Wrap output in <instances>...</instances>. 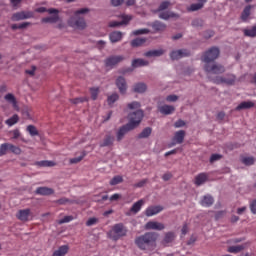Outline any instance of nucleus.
<instances>
[{
  "instance_id": "cd10ccee",
  "label": "nucleus",
  "mask_w": 256,
  "mask_h": 256,
  "mask_svg": "<svg viewBox=\"0 0 256 256\" xmlns=\"http://www.w3.org/2000/svg\"><path fill=\"white\" fill-rule=\"evenodd\" d=\"M35 165L37 167H55V165H57V163H55V161H51V160H42V161L35 162Z\"/></svg>"
},
{
  "instance_id": "2f4dec72",
  "label": "nucleus",
  "mask_w": 256,
  "mask_h": 256,
  "mask_svg": "<svg viewBox=\"0 0 256 256\" xmlns=\"http://www.w3.org/2000/svg\"><path fill=\"white\" fill-rule=\"evenodd\" d=\"M165 51L163 49L159 50H150L145 53V57H161Z\"/></svg>"
},
{
  "instance_id": "f3484780",
  "label": "nucleus",
  "mask_w": 256,
  "mask_h": 256,
  "mask_svg": "<svg viewBox=\"0 0 256 256\" xmlns=\"http://www.w3.org/2000/svg\"><path fill=\"white\" fill-rule=\"evenodd\" d=\"M116 86L119 89V92L123 95L127 91V81H125V78L118 77L116 80Z\"/></svg>"
},
{
  "instance_id": "4be33fe9",
  "label": "nucleus",
  "mask_w": 256,
  "mask_h": 256,
  "mask_svg": "<svg viewBox=\"0 0 256 256\" xmlns=\"http://www.w3.org/2000/svg\"><path fill=\"white\" fill-rule=\"evenodd\" d=\"M143 205H145V200L143 199L138 200L130 208L131 213H134V215H137V213L141 211V207H143Z\"/></svg>"
},
{
  "instance_id": "a18cd8bd",
  "label": "nucleus",
  "mask_w": 256,
  "mask_h": 256,
  "mask_svg": "<svg viewBox=\"0 0 256 256\" xmlns=\"http://www.w3.org/2000/svg\"><path fill=\"white\" fill-rule=\"evenodd\" d=\"M4 99L8 101V103H12V105H17V100L15 99V96L11 93L6 94Z\"/></svg>"
},
{
  "instance_id": "3c124183",
  "label": "nucleus",
  "mask_w": 256,
  "mask_h": 256,
  "mask_svg": "<svg viewBox=\"0 0 256 256\" xmlns=\"http://www.w3.org/2000/svg\"><path fill=\"white\" fill-rule=\"evenodd\" d=\"M199 9H203V4H200L199 2L196 4H191L188 8V11H199Z\"/></svg>"
},
{
  "instance_id": "5701e85b",
  "label": "nucleus",
  "mask_w": 256,
  "mask_h": 256,
  "mask_svg": "<svg viewBox=\"0 0 256 256\" xmlns=\"http://www.w3.org/2000/svg\"><path fill=\"white\" fill-rule=\"evenodd\" d=\"M109 39H110L111 43H119V41H121V39H123V33L119 32V31H114V32L110 33Z\"/></svg>"
},
{
  "instance_id": "393cba45",
  "label": "nucleus",
  "mask_w": 256,
  "mask_h": 256,
  "mask_svg": "<svg viewBox=\"0 0 256 256\" xmlns=\"http://www.w3.org/2000/svg\"><path fill=\"white\" fill-rule=\"evenodd\" d=\"M69 253V246L62 245L56 251L53 252L52 256H66Z\"/></svg>"
},
{
  "instance_id": "2eb2a0df",
  "label": "nucleus",
  "mask_w": 256,
  "mask_h": 256,
  "mask_svg": "<svg viewBox=\"0 0 256 256\" xmlns=\"http://www.w3.org/2000/svg\"><path fill=\"white\" fill-rule=\"evenodd\" d=\"M163 211V206H149L145 210V215L146 217H153V215H157Z\"/></svg>"
},
{
  "instance_id": "6e6d98bb",
  "label": "nucleus",
  "mask_w": 256,
  "mask_h": 256,
  "mask_svg": "<svg viewBox=\"0 0 256 256\" xmlns=\"http://www.w3.org/2000/svg\"><path fill=\"white\" fill-rule=\"evenodd\" d=\"M75 219L73 216H65L63 219L59 220V225H63V223H71Z\"/></svg>"
},
{
  "instance_id": "473e14b6",
  "label": "nucleus",
  "mask_w": 256,
  "mask_h": 256,
  "mask_svg": "<svg viewBox=\"0 0 256 256\" xmlns=\"http://www.w3.org/2000/svg\"><path fill=\"white\" fill-rule=\"evenodd\" d=\"M207 181V174L205 173H200L195 177V185L199 187V185H203Z\"/></svg>"
},
{
  "instance_id": "0eeeda50",
  "label": "nucleus",
  "mask_w": 256,
  "mask_h": 256,
  "mask_svg": "<svg viewBox=\"0 0 256 256\" xmlns=\"http://www.w3.org/2000/svg\"><path fill=\"white\" fill-rule=\"evenodd\" d=\"M235 75L229 74L226 77L218 76L214 79H212L213 83H216V85H221V83H225L226 85H234L235 84Z\"/></svg>"
},
{
  "instance_id": "864d4df0",
  "label": "nucleus",
  "mask_w": 256,
  "mask_h": 256,
  "mask_svg": "<svg viewBox=\"0 0 256 256\" xmlns=\"http://www.w3.org/2000/svg\"><path fill=\"white\" fill-rule=\"evenodd\" d=\"M90 93L93 101L97 100V97L99 96V88H90Z\"/></svg>"
},
{
  "instance_id": "bf43d9fd",
  "label": "nucleus",
  "mask_w": 256,
  "mask_h": 256,
  "mask_svg": "<svg viewBox=\"0 0 256 256\" xmlns=\"http://www.w3.org/2000/svg\"><path fill=\"white\" fill-rule=\"evenodd\" d=\"M177 99H179V96L177 95H169L166 97V101H168V103H175Z\"/></svg>"
},
{
  "instance_id": "39448f33",
  "label": "nucleus",
  "mask_w": 256,
  "mask_h": 256,
  "mask_svg": "<svg viewBox=\"0 0 256 256\" xmlns=\"http://www.w3.org/2000/svg\"><path fill=\"white\" fill-rule=\"evenodd\" d=\"M219 54V48L212 47L204 53L202 61L206 63V65H209L210 63H213V61L219 58Z\"/></svg>"
},
{
  "instance_id": "13d9d810",
  "label": "nucleus",
  "mask_w": 256,
  "mask_h": 256,
  "mask_svg": "<svg viewBox=\"0 0 256 256\" xmlns=\"http://www.w3.org/2000/svg\"><path fill=\"white\" fill-rule=\"evenodd\" d=\"M12 133V139H19L21 137V131L19 129H14L11 131Z\"/></svg>"
},
{
  "instance_id": "680f3d73",
  "label": "nucleus",
  "mask_w": 256,
  "mask_h": 256,
  "mask_svg": "<svg viewBox=\"0 0 256 256\" xmlns=\"http://www.w3.org/2000/svg\"><path fill=\"white\" fill-rule=\"evenodd\" d=\"M96 224H97V218H90L86 222L87 227H92V225H96Z\"/></svg>"
},
{
  "instance_id": "37998d69",
  "label": "nucleus",
  "mask_w": 256,
  "mask_h": 256,
  "mask_svg": "<svg viewBox=\"0 0 256 256\" xmlns=\"http://www.w3.org/2000/svg\"><path fill=\"white\" fill-rule=\"evenodd\" d=\"M119 183H123V176L117 175L110 180V185L112 186L119 185Z\"/></svg>"
},
{
  "instance_id": "7c9ffc66",
  "label": "nucleus",
  "mask_w": 256,
  "mask_h": 256,
  "mask_svg": "<svg viewBox=\"0 0 256 256\" xmlns=\"http://www.w3.org/2000/svg\"><path fill=\"white\" fill-rule=\"evenodd\" d=\"M149 65V61L144 60V59H134L132 61V67L137 68V67H147Z\"/></svg>"
},
{
  "instance_id": "de8ad7c7",
  "label": "nucleus",
  "mask_w": 256,
  "mask_h": 256,
  "mask_svg": "<svg viewBox=\"0 0 256 256\" xmlns=\"http://www.w3.org/2000/svg\"><path fill=\"white\" fill-rule=\"evenodd\" d=\"M147 33H150L149 29L147 28H142V29H138V30H134L132 32V35H147Z\"/></svg>"
},
{
  "instance_id": "1a4fd4ad",
  "label": "nucleus",
  "mask_w": 256,
  "mask_h": 256,
  "mask_svg": "<svg viewBox=\"0 0 256 256\" xmlns=\"http://www.w3.org/2000/svg\"><path fill=\"white\" fill-rule=\"evenodd\" d=\"M191 52L187 49L174 50L170 53V58L172 61H177L179 59H183V57H189Z\"/></svg>"
},
{
  "instance_id": "052dcab7",
  "label": "nucleus",
  "mask_w": 256,
  "mask_h": 256,
  "mask_svg": "<svg viewBox=\"0 0 256 256\" xmlns=\"http://www.w3.org/2000/svg\"><path fill=\"white\" fill-rule=\"evenodd\" d=\"M125 3V0H111V5L113 7H119Z\"/></svg>"
},
{
  "instance_id": "79ce46f5",
  "label": "nucleus",
  "mask_w": 256,
  "mask_h": 256,
  "mask_svg": "<svg viewBox=\"0 0 256 256\" xmlns=\"http://www.w3.org/2000/svg\"><path fill=\"white\" fill-rule=\"evenodd\" d=\"M242 163L246 166H251L255 165V158L250 156V157H243L242 158Z\"/></svg>"
},
{
  "instance_id": "6e6552de",
  "label": "nucleus",
  "mask_w": 256,
  "mask_h": 256,
  "mask_svg": "<svg viewBox=\"0 0 256 256\" xmlns=\"http://www.w3.org/2000/svg\"><path fill=\"white\" fill-rule=\"evenodd\" d=\"M33 12L31 11H20L12 15L11 21H25V19H32Z\"/></svg>"
},
{
  "instance_id": "c756f323",
  "label": "nucleus",
  "mask_w": 256,
  "mask_h": 256,
  "mask_svg": "<svg viewBox=\"0 0 256 256\" xmlns=\"http://www.w3.org/2000/svg\"><path fill=\"white\" fill-rule=\"evenodd\" d=\"M52 15L42 18V23H57L59 21V13H52Z\"/></svg>"
},
{
  "instance_id": "58836bf2",
  "label": "nucleus",
  "mask_w": 256,
  "mask_h": 256,
  "mask_svg": "<svg viewBox=\"0 0 256 256\" xmlns=\"http://www.w3.org/2000/svg\"><path fill=\"white\" fill-rule=\"evenodd\" d=\"M245 249V246L243 245H237V246H230L228 247L227 251L228 253H241Z\"/></svg>"
},
{
  "instance_id": "4468645a",
  "label": "nucleus",
  "mask_w": 256,
  "mask_h": 256,
  "mask_svg": "<svg viewBox=\"0 0 256 256\" xmlns=\"http://www.w3.org/2000/svg\"><path fill=\"white\" fill-rule=\"evenodd\" d=\"M175 237H177L175 235V232H166L164 234V238L162 239L161 241V244L164 246V247H167L169 244H171L173 241H175Z\"/></svg>"
},
{
  "instance_id": "b1692460",
  "label": "nucleus",
  "mask_w": 256,
  "mask_h": 256,
  "mask_svg": "<svg viewBox=\"0 0 256 256\" xmlns=\"http://www.w3.org/2000/svg\"><path fill=\"white\" fill-rule=\"evenodd\" d=\"M175 17H179V15L171 11H162L159 14V18L164 19V21H168V19H173Z\"/></svg>"
},
{
  "instance_id": "69168bd1",
  "label": "nucleus",
  "mask_w": 256,
  "mask_h": 256,
  "mask_svg": "<svg viewBox=\"0 0 256 256\" xmlns=\"http://www.w3.org/2000/svg\"><path fill=\"white\" fill-rule=\"evenodd\" d=\"M250 211L251 213H253V215H256V200H253L250 203Z\"/></svg>"
},
{
  "instance_id": "9d476101",
  "label": "nucleus",
  "mask_w": 256,
  "mask_h": 256,
  "mask_svg": "<svg viewBox=\"0 0 256 256\" xmlns=\"http://www.w3.org/2000/svg\"><path fill=\"white\" fill-rule=\"evenodd\" d=\"M146 231H163L165 224L157 221H149L145 224Z\"/></svg>"
},
{
  "instance_id": "f8f14e48",
  "label": "nucleus",
  "mask_w": 256,
  "mask_h": 256,
  "mask_svg": "<svg viewBox=\"0 0 256 256\" xmlns=\"http://www.w3.org/2000/svg\"><path fill=\"white\" fill-rule=\"evenodd\" d=\"M29 217H31V209H29V208L19 210L16 213V218L19 221H22L23 223H27V221H29Z\"/></svg>"
},
{
  "instance_id": "4c0bfd02",
  "label": "nucleus",
  "mask_w": 256,
  "mask_h": 256,
  "mask_svg": "<svg viewBox=\"0 0 256 256\" xmlns=\"http://www.w3.org/2000/svg\"><path fill=\"white\" fill-rule=\"evenodd\" d=\"M243 33L245 37H256V26H252L250 29H244Z\"/></svg>"
},
{
  "instance_id": "5fc2aeb1",
  "label": "nucleus",
  "mask_w": 256,
  "mask_h": 256,
  "mask_svg": "<svg viewBox=\"0 0 256 256\" xmlns=\"http://www.w3.org/2000/svg\"><path fill=\"white\" fill-rule=\"evenodd\" d=\"M223 159V155L221 154H212L210 157V163H215V161H219Z\"/></svg>"
},
{
  "instance_id": "4d7b16f0",
  "label": "nucleus",
  "mask_w": 256,
  "mask_h": 256,
  "mask_svg": "<svg viewBox=\"0 0 256 256\" xmlns=\"http://www.w3.org/2000/svg\"><path fill=\"white\" fill-rule=\"evenodd\" d=\"M141 107V103L134 101L128 104V109H139Z\"/></svg>"
},
{
  "instance_id": "bb28decb",
  "label": "nucleus",
  "mask_w": 256,
  "mask_h": 256,
  "mask_svg": "<svg viewBox=\"0 0 256 256\" xmlns=\"http://www.w3.org/2000/svg\"><path fill=\"white\" fill-rule=\"evenodd\" d=\"M115 141V137L110 134L106 135L103 142L100 143V147H111Z\"/></svg>"
},
{
  "instance_id": "774afa93",
  "label": "nucleus",
  "mask_w": 256,
  "mask_h": 256,
  "mask_svg": "<svg viewBox=\"0 0 256 256\" xmlns=\"http://www.w3.org/2000/svg\"><path fill=\"white\" fill-rule=\"evenodd\" d=\"M172 178L173 174H171L170 172H167L162 176L163 181H170Z\"/></svg>"
},
{
  "instance_id": "c9c22d12",
  "label": "nucleus",
  "mask_w": 256,
  "mask_h": 256,
  "mask_svg": "<svg viewBox=\"0 0 256 256\" xmlns=\"http://www.w3.org/2000/svg\"><path fill=\"white\" fill-rule=\"evenodd\" d=\"M36 13H49L50 15H53V13H59V10L55 8L47 9L45 7H39L36 9Z\"/></svg>"
},
{
  "instance_id": "6ab92c4d",
  "label": "nucleus",
  "mask_w": 256,
  "mask_h": 256,
  "mask_svg": "<svg viewBox=\"0 0 256 256\" xmlns=\"http://www.w3.org/2000/svg\"><path fill=\"white\" fill-rule=\"evenodd\" d=\"M251 9H253V5H247L246 7H244L240 19L245 23L247 22V20L249 19V17L251 16Z\"/></svg>"
},
{
  "instance_id": "8fccbe9b",
  "label": "nucleus",
  "mask_w": 256,
  "mask_h": 256,
  "mask_svg": "<svg viewBox=\"0 0 256 256\" xmlns=\"http://www.w3.org/2000/svg\"><path fill=\"white\" fill-rule=\"evenodd\" d=\"M119 99V95L117 93H114L110 96H108V105H113V103H115V101H117Z\"/></svg>"
},
{
  "instance_id": "f704fd0d",
  "label": "nucleus",
  "mask_w": 256,
  "mask_h": 256,
  "mask_svg": "<svg viewBox=\"0 0 256 256\" xmlns=\"http://www.w3.org/2000/svg\"><path fill=\"white\" fill-rule=\"evenodd\" d=\"M5 123L6 125H8V127H13V125H16V123H19V115L14 114L12 117L7 119Z\"/></svg>"
},
{
  "instance_id": "aec40b11",
  "label": "nucleus",
  "mask_w": 256,
  "mask_h": 256,
  "mask_svg": "<svg viewBox=\"0 0 256 256\" xmlns=\"http://www.w3.org/2000/svg\"><path fill=\"white\" fill-rule=\"evenodd\" d=\"M152 29L157 33H161L167 29V25L161 21H155L151 24Z\"/></svg>"
},
{
  "instance_id": "338daca9",
  "label": "nucleus",
  "mask_w": 256,
  "mask_h": 256,
  "mask_svg": "<svg viewBox=\"0 0 256 256\" xmlns=\"http://www.w3.org/2000/svg\"><path fill=\"white\" fill-rule=\"evenodd\" d=\"M145 185H147V179H143L139 181L134 185V187L141 188V187H145Z\"/></svg>"
},
{
  "instance_id": "f03ea898",
  "label": "nucleus",
  "mask_w": 256,
  "mask_h": 256,
  "mask_svg": "<svg viewBox=\"0 0 256 256\" xmlns=\"http://www.w3.org/2000/svg\"><path fill=\"white\" fill-rule=\"evenodd\" d=\"M143 117V110H137L136 112L129 114L128 124L122 126L117 132V141H121L128 131H133L135 127H138L141 121H143Z\"/></svg>"
},
{
  "instance_id": "ea45409f",
  "label": "nucleus",
  "mask_w": 256,
  "mask_h": 256,
  "mask_svg": "<svg viewBox=\"0 0 256 256\" xmlns=\"http://www.w3.org/2000/svg\"><path fill=\"white\" fill-rule=\"evenodd\" d=\"M26 131L31 135V137H37V135H39V131L34 125H28Z\"/></svg>"
},
{
  "instance_id": "20e7f679",
  "label": "nucleus",
  "mask_w": 256,
  "mask_h": 256,
  "mask_svg": "<svg viewBox=\"0 0 256 256\" xmlns=\"http://www.w3.org/2000/svg\"><path fill=\"white\" fill-rule=\"evenodd\" d=\"M127 227L123 223H118L112 226V229L108 232V237L112 241H119L123 237H127Z\"/></svg>"
},
{
  "instance_id": "c85d7f7f",
  "label": "nucleus",
  "mask_w": 256,
  "mask_h": 256,
  "mask_svg": "<svg viewBox=\"0 0 256 256\" xmlns=\"http://www.w3.org/2000/svg\"><path fill=\"white\" fill-rule=\"evenodd\" d=\"M252 107H255V103L251 101H244L236 107V111H241L243 109H251Z\"/></svg>"
},
{
  "instance_id": "09e8293b",
  "label": "nucleus",
  "mask_w": 256,
  "mask_h": 256,
  "mask_svg": "<svg viewBox=\"0 0 256 256\" xmlns=\"http://www.w3.org/2000/svg\"><path fill=\"white\" fill-rule=\"evenodd\" d=\"M171 5V2L169 1H163L158 7V11L162 12L165 11V9H169V6Z\"/></svg>"
},
{
  "instance_id": "423d86ee",
  "label": "nucleus",
  "mask_w": 256,
  "mask_h": 256,
  "mask_svg": "<svg viewBox=\"0 0 256 256\" xmlns=\"http://www.w3.org/2000/svg\"><path fill=\"white\" fill-rule=\"evenodd\" d=\"M204 71L206 73H213L214 75H221V73H225V67L221 64H205Z\"/></svg>"
},
{
  "instance_id": "603ef678",
  "label": "nucleus",
  "mask_w": 256,
  "mask_h": 256,
  "mask_svg": "<svg viewBox=\"0 0 256 256\" xmlns=\"http://www.w3.org/2000/svg\"><path fill=\"white\" fill-rule=\"evenodd\" d=\"M9 144L10 143H4L0 146V153L3 155H7V151H9Z\"/></svg>"
},
{
  "instance_id": "a211bd4d",
  "label": "nucleus",
  "mask_w": 256,
  "mask_h": 256,
  "mask_svg": "<svg viewBox=\"0 0 256 256\" xmlns=\"http://www.w3.org/2000/svg\"><path fill=\"white\" fill-rule=\"evenodd\" d=\"M36 195L49 196L55 193V190L49 187H38L35 191Z\"/></svg>"
},
{
  "instance_id": "72a5a7b5",
  "label": "nucleus",
  "mask_w": 256,
  "mask_h": 256,
  "mask_svg": "<svg viewBox=\"0 0 256 256\" xmlns=\"http://www.w3.org/2000/svg\"><path fill=\"white\" fill-rule=\"evenodd\" d=\"M147 91V85L145 83H138L134 85L135 93H145Z\"/></svg>"
},
{
  "instance_id": "c03bdc74",
  "label": "nucleus",
  "mask_w": 256,
  "mask_h": 256,
  "mask_svg": "<svg viewBox=\"0 0 256 256\" xmlns=\"http://www.w3.org/2000/svg\"><path fill=\"white\" fill-rule=\"evenodd\" d=\"M85 155H87V153H86V152H82V155H81V156L76 157V158H71V159H70V163H71L72 165H75V164H77V163H81V161H83V159H85Z\"/></svg>"
},
{
  "instance_id": "f257e3e1",
  "label": "nucleus",
  "mask_w": 256,
  "mask_h": 256,
  "mask_svg": "<svg viewBox=\"0 0 256 256\" xmlns=\"http://www.w3.org/2000/svg\"><path fill=\"white\" fill-rule=\"evenodd\" d=\"M157 239H159V233L146 232L136 237L134 243L140 251H155L157 249Z\"/></svg>"
},
{
  "instance_id": "ddd939ff",
  "label": "nucleus",
  "mask_w": 256,
  "mask_h": 256,
  "mask_svg": "<svg viewBox=\"0 0 256 256\" xmlns=\"http://www.w3.org/2000/svg\"><path fill=\"white\" fill-rule=\"evenodd\" d=\"M125 57L118 55V56H110L105 60L106 67H115V65H118V63H121V61H124Z\"/></svg>"
},
{
  "instance_id": "a878e982",
  "label": "nucleus",
  "mask_w": 256,
  "mask_h": 256,
  "mask_svg": "<svg viewBox=\"0 0 256 256\" xmlns=\"http://www.w3.org/2000/svg\"><path fill=\"white\" fill-rule=\"evenodd\" d=\"M159 111L162 115H171L175 112V107L171 105H163L159 107Z\"/></svg>"
},
{
  "instance_id": "7ed1b4c3",
  "label": "nucleus",
  "mask_w": 256,
  "mask_h": 256,
  "mask_svg": "<svg viewBox=\"0 0 256 256\" xmlns=\"http://www.w3.org/2000/svg\"><path fill=\"white\" fill-rule=\"evenodd\" d=\"M85 13H89L88 8H81L74 13V16L71 17L68 21L70 27H76V29H85L86 23L85 19L79 17V15H85Z\"/></svg>"
},
{
  "instance_id": "a19ab883",
  "label": "nucleus",
  "mask_w": 256,
  "mask_h": 256,
  "mask_svg": "<svg viewBox=\"0 0 256 256\" xmlns=\"http://www.w3.org/2000/svg\"><path fill=\"white\" fill-rule=\"evenodd\" d=\"M146 42H147L146 38H136V39L131 41V45L133 47H141V45H143Z\"/></svg>"
},
{
  "instance_id": "e2e57ef3",
  "label": "nucleus",
  "mask_w": 256,
  "mask_h": 256,
  "mask_svg": "<svg viewBox=\"0 0 256 256\" xmlns=\"http://www.w3.org/2000/svg\"><path fill=\"white\" fill-rule=\"evenodd\" d=\"M70 101L74 105H77L79 103H83V101H87V98H74V99H71Z\"/></svg>"
},
{
  "instance_id": "0e129e2a",
  "label": "nucleus",
  "mask_w": 256,
  "mask_h": 256,
  "mask_svg": "<svg viewBox=\"0 0 256 256\" xmlns=\"http://www.w3.org/2000/svg\"><path fill=\"white\" fill-rule=\"evenodd\" d=\"M56 203H58V205H66V203H71V200L68 198H60Z\"/></svg>"
},
{
  "instance_id": "e433bc0d",
  "label": "nucleus",
  "mask_w": 256,
  "mask_h": 256,
  "mask_svg": "<svg viewBox=\"0 0 256 256\" xmlns=\"http://www.w3.org/2000/svg\"><path fill=\"white\" fill-rule=\"evenodd\" d=\"M151 127H146L143 129V131L138 135V139H147L152 133Z\"/></svg>"
},
{
  "instance_id": "412c9836",
  "label": "nucleus",
  "mask_w": 256,
  "mask_h": 256,
  "mask_svg": "<svg viewBox=\"0 0 256 256\" xmlns=\"http://www.w3.org/2000/svg\"><path fill=\"white\" fill-rule=\"evenodd\" d=\"M213 203H215V200L213 199V196L209 194L203 196L202 200L200 201V205H202V207H211Z\"/></svg>"
},
{
  "instance_id": "9b49d317",
  "label": "nucleus",
  "mask_w": 256,
  "mask_h": 256,
  "mask_svg": "<svg viewBox=\"0 0 256 256\" xmlns=\"http://www.w3.org/2000/svg\"><path fill=\"white\" fill-rule=\"evenodd\" d=\"M185 141V130H179L175 132L174 137L172 139V143L170 144V147H175V145H181Z\"/></svg>"
},
{
  "instance_id": "49530a36",
  "label": "nucleus",
  "mask_w": 256,
  "mask_h": 256,
  "mask_svg": "<svg viewBox=\"0 0 256 256\" xmlns=\"http://www.w3.org/2000/svg\"><path fill=\"white\" fill-rule=\"evenodd\" d=\"M9 151H11V153H14V155H21V148L13 144H9Z\"/></svg>"
},
{
  "instance_id": "dca6fc26",
  "label": "nucleus",
  "mask_w": 256,
  "mask_h": 256,
  "mask_svg": "<svg viewBox=\"0 0 256 256\" xmlns=\"http://www.w3.org/2000/svg\"><path fill=\"white\" fill-rule=\"evenodd\" d=\"M121 17H122L121 22L112 21V22H110L109 26L110 27H120V25H127L129 23V21H131L133 19V17H131L130 15H125V14H123Z\"/></svg>"
}]
</instances>
